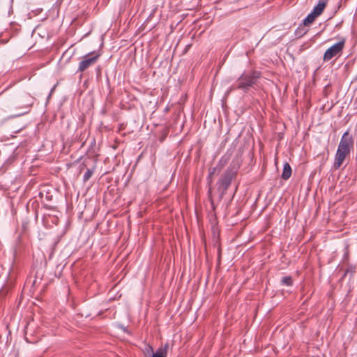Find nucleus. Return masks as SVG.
I'll list each match as a JSON object with an SVG mask.
<instances>
[{"label":"nucleus","instance_id":"f257e3e1","mask_svg":"<svg viewBox=\"0 0 357 357\" xmlns=\"http://www.w3.org/2000/svg\"><path fill=\"white\" fill-rule=\"evenodd\" d=\"M354 149V139L349 135V130L346 131L342 136L340 142L336 151L333 167L338 169L343 165L346 158L350 155Z\"/></svg>","mask_w":357,"mask_h":357},{"label":"nucleus","instance_id":"f03ea898","mask_svg":"<svg viewBox=\"0 0 357 357\" xmlns=\"http://www.w3.org/2000/svg\"><path fill=\"white\" fill-rule=\"evenodd\" d=\"M261 77V72L257 70H250L244 72L238 78L236 84L230 89H239L246 93L250 88L254 87L257 84L258 79Z\"/></svg>","mask_w":357,"mask_h":357},{"label":"nucleus","instance_id":"7ed1b4c3","mask_svg":"<svg viewBox=\"0 0 357 357\" xmlns=\"http://www.w3.org/2000/svg\"><path fill=\"white\" fill-rule=\"evenodd\" d=\"M236 172L237 168L230 167L220 178L218 189L219 191L222 192V194H225L229 187L231 181L236 176Z\"/></svg>","mask_w":357,"mask_h":357},{"label":"nucleus","instance_id":"20e7f679","mask_svg":"<svg viewBox=\"0 0 357 357\" xmlns=\"http://www.w3.org/2000/svg\"><path fill=\"white\" fill-rule=\"evenodd\" d=\"M100 56L101 53L99 51H93L84 55L82 58V60L79 63L77 72H84L89 68L96 64Z\"/></svg>","mask_w":357,"mask_h":357},{"label":"nucleus","instance_id":"39448f33","mask_svg":"<svg viewBox=\"0 0 357 357\" xmlns=\"http://www.w3.org/2000/svg\"><path fill=\"white\" fill-rule=\"evenodd\" d=\"M346 39L342 38L340 41L327 49L324 54L323 60L324 61H328L335 56H340L344 47Z\"/></svg>","mask_w":357,"mask_h":357},{"label":"nucleus","instance_id":"423d86ee","mask_svg":"<svg viewBox=\"0 0 357 357\" xmlns=\"http://www.w3.org/2000/svg\"><path fill=\"white\" fill-rule=\"evenodd\" d=\"M327 1L328 0H319L317 5L314 6L312 12L318 16L321 15L327 5Z\"/></svg>","mask_w":357,"mask_h":357},{"label":"nucleus","instance_id":"0eeeda50","mask_svg":"<svg viewBox=\"0 0 357 357\" xmlns=\"http://www.w3.org/2000/svg\"><path fill=\"white\" fill-rule=\"evenodd\" d=\"M169 344L166 343L163 346L159 347L156 351L153 354L152 357H167Z\"/></svg>","mask_w":357,"mask_h":357},{"label":"nucleus","instance_id":"6e6552de","mask_svg":"<svg viewBox=\"0 0 357 357\" xmlns=\"http://www.w3.org/2000/svg\"><path fill=\"white\" fill-rule=\"evenodd\" d=\"M292 173L291 167L288 162H285L283 166V170L282 173V178L287 180L290 178Z\"/></svg>","mask_w":357,"mask_h":357},{"label":"nucleus","instance_id":"1a4fd4ad","mask_svg":"<svg viewBox=\"0 0 357 357\" xmlns=\"http://www.w3.org/2000/svg\"><path fill=\"white\" fill-rule=\"evenodd\" d=\"M319 17L317 15L311 12L310 14L307 15V17L303 20V24L304 26H309L311 24L315 19Z\"/></svg>","mask_w":357,"mask_h":357},{"label":"nucleus","instance_id":"9d476101","mask_svg":"<svg viewBox=\"0 0 357 357\" xmlns=\"http://www.w3.org/2000/svg\"><path fill=\"white\" fill-rule=\"evenodd\" d=\"M281 284L285 286H292L293 280L291 276H285L281 280Z\"/></svg>","mask_w":357,"mask_h":357},{"label":"nucleus","instance_id":"9b49d317","mask_svg":"<svg viewBox=\"0 0 357 357\" xmlns=\"http://www.w3.org/2000/svg\"><path fill=\"white\" fill-rule=\"evenodd\" d=\"M94 169H88L83 176V181L86 182L92 176Z\"/></svg>","mask_w":357,"mask_h":357},{"label":"nucleus","instance_id":"f8f14e48","mask_svg":"<svg viewBox=\"0 0 357 357\" xmlns=\"http://www.w3.org/2000/svg\"><path fill=\"white\" fill-rule=\"evenodd\" d=\"M229 158L230 156L227 154L221 158L219 161V165L221 166V167H222L227 162V161L229 160Z\"/></svg>","mask_w":357,"mask_h":357},{"label":"nucleus","instance_id":"ddd939ff","mask_svg":"<svg viewBox=\"0 0 357 357\" xmlns=\"http://www.w3.org/2000/svg\"><path fill=\"white\" fill-rule=\"evenodd\" d=\"M144 352L145 354H152V355H153V354L155 353V352H153V347L150 344H147L144 347Z\"/></svg>","mask_w":357,"mask_h":357},{"label":"nucleus","instance_id":"4468645a","mask_svg":"<svg viewBox=\"0 0 357 357\" xmlns=\"http://www.w3.org/2000/svg\"><path fill=\"white\" fill-rule=\"evenodd\" d=\"M215 171H216V167H213L210 169L209 174L208 176V180L209 183H211V182H212L211 176H213V174H215Z\"/></svg>","mask_w":357,"mask_h":357},{"label":"nucleus","instance_id":"2eb2a0df","mask_svg":"<svg viewBox=\"0 0 357 357\" xmlns=\"http://www.w3.org/2000/svg\"><path fill=\"white\" fill-rule=\"evenodd\" d=\"M307 32V30H303V29H301L300 27H298V29L296 31V35H298L299 36H303Z\"/></svg>","mask_w":357,"mask_h":357},{"label":"nucleus","instance_id":"dca6fc26","mask_svg":"<svg viewBox=\"0 0 357 357\" xmlns=\"http://www.w3.org/2000/svg\"><path fill=\"white\" fill-rule=\"evenodd\" d=\"M348 273H355V267H350L347 268L345 271L344 275H346Z\"/></svg>","mask_w":357,"mask_h":357}]
</instances>
